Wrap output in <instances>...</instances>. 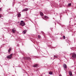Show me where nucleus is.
Masks as SVG:
<instances>
[{
    "instance_id": "aec40b11",
    "label": "nucleus",
    "mask_w": 76,
    "mask_h": 76,
    "mask_svg": "<svg viewBox=\"0 0 76 76\" xmlns=\"http://www.w3.org/2000/svg\"><path fill=\"white\" fill-rule=\"evenodd\" d=\"M1 9L0 8V11H1Z\"/></svg>"
},
{
    "instance_id": "1a4fd4ad",
    "label": "nucleus",
    "mask_w": 76,
    "mask_h": 76,
    "mask_svg": "<svg viewBox=\"0 0 76 76\" xmlns=\"http://www.w3.org/2000/svg\"><path fill=\"white\" fill-rule=\"evenodd\" d=\"M26 31H24L23 32V34H26Z\"/></svg>"
},
{
    "instance_id": "39448f33",
    "label": "nucleus",
    "mask_w": 76,
    "mask_h": 76,
    "mask_svg": "<svg viewBox=\"0 0 76 76\" xmlns=\"http://www.w3.org/2000/svg\"><path fill=\"white\" fill-rule=\"evenodd\" d=\"M63 67L64 69H67V65L66 64H64L63 65Z\"/></svg>"
},
{
    "instance_id": "20e7f679",
    "label": "nucleus",
    "mask_w": 76,
    "mask_h": 76,
    "mask_svg": "<svg viewBox=\"0 0 76 76\" xmlns=\"http://www.w3.org/2000/svg\"><path fill=\"white\" fill-rule=\"evenodd\" d=\"M28 10V8H26L25 9H23L22 10V12H25L26 11H27V10Z\"/></svg>"
},
{
    "instance_id": "412c9836",
    "label": "nucleus",
    "mask_w": 76,
    "mask_h": 76,
    "mask_svg": "<svg viewBox=\"0 0 76 76\" xmlns=\"http://www.w3.org/2000/svg\"><path fill=\"white\" fill-rule=\"evenodd\" d=\"M1 16L0 15V18H1Z\"/></svg>"
},
{
    "instance_id": "a211bd4d",
    "label": "nucleus",
    "mask_w": 76,
    "mask_h": 76,
    "mask_svg": "<svg viewBox=\"0 0 76 76\" xmlns=\"http://www.w3.org/2000/svg\"><path fill=\"white\" fill-rule=\"evenodd\" d=\"M63 39H66V37H65V36H63Z\"/></svg>"
},
{
    "instance_id": "4be33fe9",
    "label": "nucleus",
    "mask_w": 76,
    "mask_h": 76,
    "mask_svg": "<svg viewBox=\"0 0 76 76\" xmlns=\"http://www.w3.org/2000/svg\"><path fill=\"white\" fill-rule=\"evenodd\" d=\"M51 30H52V28H51Z\"/></svg>"
},
{
    "instance_id": "f257e3e1",
    "label": "nucleus",
    "mask_w": 76,
    "mask_h": 76,
    "mask_svg": "<svg viewBox=\"0 0 76 76\" xmlns=\"http://www.w3.org/2000/svg\"><path fill=\"white\" fill-rule=\"evenodd\" d=\"M21 22L20 23V25H21L22 26H25V22H23V21H21Z\"/></svg>"
},
{
    "instance_id": "5701e85b",
    "label": "nucleus",
    "mask_w": 76,
    "mask_h": 76,
    "mask_svg": "<svg viewBox=\"0 0 76 76\" xmlns=\"http://www.w3.org/2000/svg\"><path fill=\"white\" fill-rule=\"evenodd\" d=\"M51 58V59L52 58Z\"/></svg>"
},
{
    "instance_id": "2eb2a0df",
    "label": "nucleus",
    "mask_w": 76,
    "mask_h": 76,
    "mask_svg": "<svg viewBox=\"0 0 76 76\" xmlns=\"http://www.w3.org/2000/svg\"><path fill=\"white\" fill-rule=\"evenodd\" d=\"M38 38H41V36H40L39 35H38Z\"/></svg>"
},
{
    "instance_id": "9b49d317",
    "label": "nucleus",
    "mask_w": 76,
    "mask_h": 76,
    "mask_svg": "<svg viewBox=\"0 0 76 76\" xmlns=\"http://www.w3.org/2000/svg\"><path fill=\"white\" fill-rule=\"evenodd\" d=\"M37 66H38V65L37 64H35V65H34V67H37Z\"/></svg>"
},
{
    "instance_id": "9d476101",
    "label": "nucleus",
    "mask_w": 76,
    "mask_h": 76,
    "mask_svg": "<svg viewBox=\"0 0 76 76\" xmlns=\"http://www.w3.org/2000/svg\"><path fill=\"white\" fill-rule=\"evenodd\" d=\"M40 15H41V16H44V14H43V13H42V12H41L40 13Z\"/></svg>"
},
{
    "instance_id": "dca6fc26",
    "label": "nucleus",
    "mask_w": 76,
    "mask_h": 76,
    "mask_svg": "<svg viewBox=\"0 0 76 76\" xmlns=\"http://www.w3.org/2000/svg\"><path fill=\"white\" fill-rule=\"evenodd\" d=\"M71 3L68 4V6H71Z\"/></svg>"
},
{
    "instance_id": "f8f14e48",
    "label": "nucleus",
    "mask_w": 76,
    "mask_h": 76,
    "mask_svg": "<svg viewBox=\"0 0 76 76\" xmlns=\"http://www.w3.org/2000/svg\"><path fill=\"white\" fill-rule=\"evenodd\" d=\"M49 75H52V74H53V72H49Z\"/></svg>"
},
{
    "instance_id": "f03ea898",
    "label": "nucleus",
    "mask_w": 76,
    "mask_h": 76,
    "mask_svg": "<svg viewBox=\"0 0 76 76\" xmlns=\"http://www.w3.org/2000/svg\"><path fill=\"white\" fill-rule=\"evenodd\" d=\"M12 56H13V54L11 53L10 56H7V58H10V59H11L12 57Z\"/></svg>"
},
{
    "instance_id": "6ab92c4d",
    "label": "nucleus",
    "mask_w": 76,
    "mask_h": 76,
    "mask_svg": "<svg viewBox=\"0 0 76 76\" xmlns=\"http://www.w3.org/2000/svg\"><path fill=\"white\" fill-rule=\"evenodd\" d=\"M45 18H48V17L47 16H45Z\"/></svg>"
},
{
    "instance_id": "ddd939ff",
    "label": "nucleus",
    "mask_w": 76,
    "mask_h": 76,
    "mask_svg": "<svg viewBox=\"0 0 76 76\" xmlns=\"http://www.w3.org/2000/svg\"><path fill=\"white\" fill-rule=\"evenodd\" d=\"M18 17H20V15H21V14H18Z\"/></svg>"
},
{
    "instance_id": "423d86ee",
    "label": "nucleus",
    "mask_w": 76,
    "mask_h": 76,
    "mask_svg": "<svg viewBox=\"0 0 76 76\" xmlns=\"http://www.w3.org/2000/svg\"><path fill=\"white\" fill-rule=\"evenodd\" d=\"M24 59L26 60H31V58L29 57H26L24 58Z\"/></svg>"
},
{
    "instance_id": "6e6552de",
    "label": "nucleus",
    "mask_w": 76,
    "mask_h": 76,
    "mask_svg": "<svg viewBox=\"0 0 76 76\" xmlns=\"http://www.w3.org/2000/svg\"><path fill=\"white\" fill-rule=\"evenodd\" d=\"M12 32H13V33L14 34V33H15V32H16V30H15L13 29H12Z\"/></svg>"
},
{
    "instance_id": "4468645a",
    "label": "nucleus",
    "mask_w": 76,
    "mask_h": 76,
    "mask_svg": "<svg viewBox=\"0 0 76 76\" xmlns=\"http://www.w3.org/2000/svg\"><path fill=\"white\" fill-rule=\"evenodd\" d=\"M54 58H57V56L56 55H54Z\"/></svg>"
},
{
    "instance_id": "0eeeda50",
    "label": "nucleus",
    "mask_w": 76,
    "mask_h": 76,
    "mask_svg": "<svg viewBox=\"0 0 76 76\" xmlns=\"http://www.w3.org/2000/svg\"><path fill=\"white\" fill-rule=\"evenodd\" d=\"M69 74L70 75V76H72V71H69Z\"/></svg>"
},
{
    "instance_id": "7ed1b4c3",
    "label": "nucleus",
    "mask_w": 76,
    "mask_h": 76,
    "mask_svg": "<svg viewBox=\"0 0 76 76\" xmlns=\"http://www.w3.org/2000/svg\"><path fill=\"white\" fill-rule=\"evenodd\" d=\"M76 55L75 54H73L72 55V57L71 58H76Z\"/></svg>"
},
{
    "instance_id": "f3484780",
    "label": "nucleus",
    "mask_w": 76,
    "mask_h": 76,
    "mask_svg": "<svg viewBox=\"0 0 76 76\" xmlns=\"http://www.w3.org/2000/svg\"><path fill=\"white\" fill-rule=\"evenodd\" d=\"M10 51H11V49L10 48L8 50L9 53H10Z\"/></svg>"
}]
</instances>
